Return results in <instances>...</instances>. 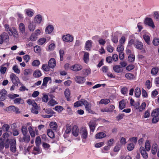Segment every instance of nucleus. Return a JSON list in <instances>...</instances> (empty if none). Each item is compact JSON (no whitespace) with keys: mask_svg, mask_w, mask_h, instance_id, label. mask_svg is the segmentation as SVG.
Returning a JSON list of instances; mask_svg holds the SVG:
<instances>
[{"mask_svg":"<svg viewBox=\"0 0 159 159\" xmlns=\"http://www.w3.org/2000/svg\"><path fill=\"white\" fill-rule=\"evenodd\" d=\"M10 78L14 85L18 86V83L21 85H23L20 81L19 78L14 74H11L10 75Z\"/></svg>","mask_w":159,"mask_h":159,"instance_id":"nucleus-1","label":"nucleus"},{"mask_svg":"<svg viewBox=\"0 0 159 159\" xmlns=\"http://www.w3.org/2000/svg\"><path fill=\"white\" fill-rule=\"evenodd\" d=\"M10 150L13 152H15L16 151V142L15 139H13L10 140Z\"/></svg>","mask_w":159,"mask_h":159,"instance_id":"nucleus-2","label":"nucleus"},{"mask_svg":"<svg viewBox=\"0 0 159 159\" xmlns=\"http://www.w3.org/2000/svg\"><path fill=\"white\" fill-rule=\"evenodd\" d=\"M62 38L64 41L68 43L71 42L74 40L73 37L72 35L69 34L63 35Z\"/></svg>","mask_w":159,"mask_h":159,"instance_id":"nucleus-3","label":"nucleus"},{"mask_svg":"<svg viewBox=\"0 0 159 159\" xmlns=\"http://www.w3.org/2000/svg\"><path fill=\"white\" fill-rule=\"evenodd\" d=\"M144 23L145 24L148 25L152 28H154L155 27L153 22L151 18H146L145 20Z\"/></svg>","mask_w":159,"mask_h":159,"instance_id":"nucleus-4","label":"nucleus"},{"mask_svg":"<svg viewBox=\"0 0 159 159\" xmlns=\"http://www.w3.org/2000/svg\"><path fill=\"white\" fill-rule=\"evenodd\" d=\"M7 94V91L4 89H3L0 91V101H3L6 98Z\"/></svg>","mask_w":159,"mask_h":159,"instance_id":"nucleus-5","label":"nucleus"},{"mask_svg":"<svg viewBox=\"0 0 159 159\" xmlns=\"http://www.w3.org/2000/svg\"><path fill=\"white\" fill-rule=\"evenodd\" d=\"M82 138L86 139L88 136V132L85 128H82L80 132Z\"/></svg>","mask_w":159,"mask_h":159,"instance_id":"nucleus-6","label":"nucleus"},{"mask_svg":"<svg viewBox=\"0 0 159 159\" xmlns=\"http://www.w3.org/2000/svg\"><path fill=\"white\" fill-rule=\"evenodd\" d=\"M43 19V17L40 14L36 15L34 18V23L37 24H40Z\"/></svg>","mask_w":159,"mask_h":159,"instance_id":"nucleus-7","label":"nucleus"},{"mask_svg":"<svg viewBox=\"0 0 159 159\" xmlns=\"http://www.w3.org/2000/svg\"><path fill=\"white\" fill-rule=\"evenodd\" d=\"M83 105L85 106V108L87 111L89 113H92V111L91 109V104L89 103L86 100H84V102H83Z\"/></svg>","mask_w":159,"mask_h":159,"instance_id":"nucleus-8","label":"nucleus"},{"mask_svg":"<svg viewBox=\"0 0 159 159\" xmlns=\"http://www.w3.org/2000/svg\"><path fill=\"white\" fill-rule=\"evenodd\" d=\"M35 23L33 21H30L28 24V27L29 30L31 32L33 31L35 29L36 25Z\"/></svg>","mask_w":159,"mask_h":159,"instance_id":"nucleus-9","label":"nucleus"},{"mask_svg":"<svg viewBox=\"0 0 159 159\" xmlns=\"http://www.w3.org/2000/svg\"><path fill=\"white\" fill-rule=\"evenodd\" d=\"M134 45L137 49L139 50H142L143 46V43L138 40H136L134 43Z\"/></svg>","mask_w":159,"mask_h":159,"instance_id":"nucleus-10","label":"nucleus"},{"mask_svg":"<svg viewBox=\"0 0 159 159\" xmlns=\"http://www.w3.org/2000/svg\"><path fill=\"white\" fill-rule=\"evenodd\" d=\"M48 65L50 68H54L56 65V61L55 59L51 58L48 61Z\"/></svg>","mask_w":159,"mask_h":159,"instance_id":"nucleus-11","label":"nucleus"},{"mask_svg":"<svg viewBox=\"0 0 159 159\" xmlns=\"http://www.w3.org/2000/svg\"><path fill=\"white\" fill-rule=\"evenodd\" d=\"M85 79L84 77L80 76L75 77V80L76 82L79 84H81L84 83L85 81Z\"/></svg>","mask_w":159,"mask_h":159,"instance_id":"nucleus-12","label":"nucleus"},{"mask_svg":"<svg viewBox=\"0 0 159 159\" xmlns=\"http://www.w3.org/2000/svg\"><path fill=\"white\" fill-rule=\"evenodd\" d=\"M82 69V66L78 64H75L73 66L71 67V69L74 71H77L81 70Z\"/></svg>","mask_w":159,"mask_h":159,"instance_id":"nucleus-13","label":"nucleus"},{"mask_svg":"<svg viewBox=\"0 0 159 159\" xmlns=\"http://www.w3.org/2000/svg\"><path fill=\"white\" fill-rule=\"evenodd\" d=\"M30 140V136L29 134L23 135V139L20 140V142H25V143H29Z\"/></svg>","mask_w":159,"mask_h":159,"instance_id":"nucleus-14","label":"nucleus"},{"mask_svg":"<svg viewBox=\"0 0 159 159\" xmlns=\"http://www.w3.org/2000/svg\"><path fill=\"white\" fill-rule=\"evenodd\" d=\"M140 151L141 152V154L143 157L146 159L148 157V153L145 150L144 148L143 147H141L140 148Z\"/></svg>","mask_w":159,"mask_h":159,"instance_id":"nucleus-15","label":"nucleus"},{"mask_svg":"<svg viewBox=\"0 0 159 159\" xmlns=\"http://www.w3.org/2000/svg\"><path fill=\"white\" fill-rule=\"evenodd\" d=\"M72 133L74 136H77L78 135L79 129L78 127L76 125L73 126L72 129Z\"/></svg>","mask_w":159,"mask_h":159,"instance_id":"nucleus-16","label":"nucleus"},{"mask_svg":"<svg viewBox=\"0 0 159 159\" xmlns=\"http://www.w3.org/2000/svg\"><path fill=\"white\" fill-rule=\"evenodd\" d=\"M113 70L115 72L120 73L123 70L121 69V66L119 65H115L113 67Z\"/></svg>","mask_w":159,"mask_h":159,"instance_id":"nucleus-17","label":"nucleus"},{"mask_svg":"<svg viewBox=\"0 0 159 159\" xmlns=\"http://www.w3.org/2000/svg\"><path fill=\"white\" fill-rule=\"evenodd\" d=\"M92 42L91 40L87 41L85 43V48L86 50L89 51L92 48Z\"/></svg>","mask_w":159,"mask_h":159,"instance_id":"nucleus-18","label":"nucleus"},{"mask_svg":"<svg viewBox=\"0 0 159 159\" xmlns=\"http://www.w3.org/2000/svg\"><path fill=\"white\" fill-rule=\"evenodd\" d=\"M50 81V83L51 82V77H44L43 79V82L42 84V86H45L46 87L47 86V84L49 81Z\"/></svg>","mask_w":159,"mask_h":159,"instance_id":"nucleus-19","label":"nucleus"},{"mask_svg":"<svg viewBox=\"0 0 159 159\" xmlns=\"http://www.w3.org/2000/svg\"><path fill=\"white\" fill-rule=\"evenodd\" d=\"M19 29L22 34L25 33V27L23 23H21L19 24Z\"/></svg>","mask_w":159,"mask_h":159,"instance_id":"nucleus-20","label":"nucleus"},{"mask_svg":"<svg viewBox=\"0 0 159 159\" xmlns=\"http://www.w3.org/2000/svg\"><path fill=\"white\" fill-rule=\"evenodd\" d=\"M54 29L53 26L52 25H48L45 29V32L46 34H50L53 31Z\"/></svg>","mask_w":159,"mask_h":159,"instance_id":"nucleus-21","label":"nucleus"},{"mask_svg":"<svg viewBox=\"0 0 159 159\" xmlns=\"http://www.w3.org/2000/svg\"><path fill=\"white\" fill-rule=\"evenodd\" d=\"M96 122L93 121H90L89 123L90 129L92 132H93L94 131L96 127Z\"/></svg>","mask_w":159,"mask_h":159,"instance_id":"nucleus-22","label":"nucleus"},{"mask_svg":"<svg viewBox=\"0 0 159 159\" xmlns=\"http://www.w3.org/2000/svg\"><path fill=\"white\" fill-rule=\"evenodd\" d=\"M157 150V145L156 143H154L152 147L151 152L152 153L155 155L156 154Z\"/></svg>","mask_w":159,"mask_h":159,"instance_id":"nucleus-23","label":"nucleus"},{"mask_svg":"<svg viewBox=\"0 0 159 159\" xmlns=\"http://www.w3.org/2000/svg\"><path fill=\"white\" fill-rule=\"evenodd\" d=\"M64 94L67 100V101H69L70 98V90L68 89H66L64 92Z\"/></svg>","mask_w":159,"mask_h":159,"instance_id":"nucleus-24","label":"nucleus"},{"mask_svg":"<svg viewBox=\"0 0 159 159\" xmlns=\"http://www.w3.org/2000/svg\"><path fill=\"white\" fill-rule=\"evenodd\" d=\"M49 126L50 128L53 130L55 131L57 130V125L56 122H51L49 124Z\"/></svg>","mask_w":159,"mask_h":159,"instance_id":"nucleus-25","label":"nucleus"},{"mask_svg":"<svg viewBox=\"0 0 159 159\" xmlns=\"http://www.w3.org/2000/svg\"><path fill=\"white\" fill-rule=\"evenodd\" d=\"M7 110L8 111H13L17 113L19 111V109L14 106H10L7 108Z\"/></svg>","mask_w":159,"mask_h":159,"instance_id":"nucleus-26","label":"nucleus"},{"mask_svg":"<svg viewBox=\"0 0 159 159\" xmlns=\"http://www.w3.org/2000/svg\"><path fill=\"white\" fill-rule=\"evenodd\" d=\"M106 134L103 132H100L97 134L95 136L96 139H100L105 137Z\"/></svg>","mask_w":159,"mask_h":159,"instance_id":"nucleus-27","label":"nucleus"},{"mask_svg":"<svg viewBox=\"0 0 159 159\" xmlns=\"http://www.w3.org/2000/svg\"><path fill=\"white\" fill-rule=\"evenodd\" d=\"M33 75L35 78H38L42 75V74L40 70H37L34 71Z\"/></svg>","mask_w":159,"mask_h":159,"instance_id":"nucleus-28","label":"nucleus"},{"mask_svg":"<svg viewBox=\"0 0 159 159\" xmlns=\"http://www.w3.org/2000/svg\"><path fill=\"white\" fill-rule=\"evenodd\" d=\"M125 107V101L124 100H122L119 103V108L122 110Z\"/></svg>","mask_w":159,"mask_h":159,"instance_id":"nucleus-29","label":"nucleus"},{"mask_svg":"<svg viewBox=\"0 0 159 159\" xmlns=\"http://www.w3.org/2000/svg\"><path fill=\"white\" fill-rule=\"evenodd\" d=\"M85 99H81L80 101H78L75 102L74 104L75 107H77L79 106H82L83 104V102Z\"/></svg>","mask_w":159,"mask_h":159,"instance_id":"nucleus-30","label":"nucleus"},{"mask_svg":"<svg viewBox=\"0 0 159 159\" xmlns=\"http://www.w3.org/2000/svg\"><path fill=\"white\" fill-rule=\"evenodd\" d=\"M47 133L48 136L50 138H54V133L51 129H48L47 131Z\"/></svg>","mask_w":159,"mask_h":159,"instance_id":"nucleus-31","label":"nucleus"},{"mask_svg":"<svg viewBox=\"0 0 159 159\" xmlns=\"http://www.w3.org/2000/svg\"><path fill=\"white\" fill-rule=\"evenodd\" d=\"M143 38L145 42L148 45H150L151 43L150 37L148 35L145 34L143 36Z\"/></svg>","mask_w":159,"mask_h":159,"instance_id":"nucleus-32","label":"nucleus"},{"mask_svg":"<svg viewBox=\"0 0 159 159\" xmlns=\"http://www.w3.org/2000/svg\"><path fill=\"white\" fill-rule=\"evenodd\" d=\"M25 11L26 15L29 17L32 16L34 14L33 12L30 9H25Z\"/></svg>","mask_w":159,"mask_h":159,"instance_id":"nucleus-33","label":"nucleus"},{"mask_svg":"<svg viewBox=\"0 0 159 159\" xmlns=\"http://www.w3.org/2000/svg\"><path fill=\"white\" fill-rule=\"evenodd\" d=\"M39 146H36V147H34L32 153L34 155H36L39 153L40 152V150L39 148Z\"/></svg>","mask_w":159,"mask_h":159,"instance_id":"nucleus-34","label":"nucleus"},{"mask_svg":"<svg viewBox=\"0 0 159 159\" xmlns=\"http://www.w3.org/2000/svg\"><path fill=\"white\" fill-rule=\"evenodd\" d=\"M135 96L137 97H139L141 93V91L140 88L137 87L135 90Z\"/></svg>","mask_w":159,"mask_h":159,"instance_id":"nucleus-35","label":"nucleus"},{"mask_svg":"<svg viewBox=\"0 0 159 159\" xmlns=\"http://www.w3.org/2000/svg\"><path fill=\"white\" fill-rule=\"evenodd\" d=\"M159 115V108H157L153 111L151 113L152 116H158Z\"/></svg>","mask_w":159,"mask_h":159,"instance_id":"nucleus-36","label":"nucleus"},{"mask_svg":"<svg viewBox=\"0 0 159 159\" xmlns=\"http://www.w3.org/2000/svg\"><path fill=\"white\" fill-rule=\"evenodd\" d=\"M89 53L87 52H85L84 56V60L85 62L87 63L89 61Z\"/></svg>","mask_w":159,"mask_h":159,"instance_id":"nucleus-37","label":"nucleus"},{"mask_svg":"<svg viewBox=\"0 0 159 159\" xmlns=\"http://www.w3.org/2000/svg\"><path fill=\"white\" fill-rule=\"evenodd\" d=\"M91 73V70L90 69H85L82 70L83 74L86 76L90 74Z\"/></svg>","mask_w":159,"mask_h":159,"instance_id":"nucleus-38","label":"nucleus"},{"mask_svg":"<svg viewBox=\"0 0 159 159\" xmlns=\"http://www.w3.org/2000/svg\"><path fill=\"white\" fill-rule=\"evenodd\" d=\"M37 35L34 33H32L30 37V39L32 41H36L37 39Z\"/></svg>","mask_w":159,"mask_h":159,"instance_id":"nucleus-39","label":"nucleus"},{"mask_svg":"<svg viewBox=\"0 0 159 159\" xmlns=\"http://www.w3.org/2000/svg\"><path fill=\"white\" fill-rule=\"evenodd\" d=\"M135 59V56L132 54H130L128 56V60L129 62H132Z\"/></svg>","mask_w":159,"mask_h":159,"instance_id":"nucleus-40","label":"nucleus"},{"mask_svg":"<svg viewBox=\"0 0 159 159\" xmlns=\"http://www.w3.org/2000/svg\"><path fill=\"white\" fill-rule=\"evenodd\" d=\"M33 70L30 69H26L24 70V74L25 75H27L31 74Z\"/></svg>","mask_w":159,"mask_h":159,"instance_id":"nucleus-41","label":"nucleus"},{"mask_svg":"<svg viewBox=\"0 0 159 159\" xmlns=\"http://www.w3.org/2000/svg\"><path fill=\"white\" fill-rule=\"evenodd\" d=\"M14 103L15 104H19L20 103H22L23 102V100L21 98H16L14 100Z\"/></svg>","mask_w":159,"mask_h":159,"instance_id":"nucleus-42","label":"nucleus"},{"mask_svg":"<svg viewBox=\"0 0 159 159\" xmlns=\"http://www.w3.org/2000/svg\"><path fill=\"white\" fill-rule=\"evenodd\" d=\"M110 102V101L109 99H101L99 103L101 104H107Z\"/></svg>","mask_w":159,"mask_h":159,"instance_id":"nucleus-43","label":"nucleus"},{"mask_svg":"<svg viewBox=\"0 0 159 159\" xmlns=\"http://www.w3.org/2000/svg\"><path fill=\"white\" fill-rule=\"evenodd\" d=\"M152 43L155 46H157L159 44V39L157 38H154Z\"/></svg>","mask_w":159,"mask_h":159,"instance_id":"nucleus-44","label":"nucleus"},{"mask_svg":"<svg viewBox=\"0 0 159 159\" xmlns=\"http://www.w3.org/2000/svg\"><path fill=\"white\" fill-rule=\"evenodd\" d=\"M49 68L50 67H49L48 65L47 64H43L42 66V68L46 72L49 71Z\"/></svg>","mask_w":159,"mask_h":159,"instance_id":"nucleus-45","label":"nucleus"},{"mask_svg":"<svg viewBox=\"0 0 159 159\" xmlns=\"http://www.w3.org/2000/svg\"><path fill=\"white\" fill-rule=\"evenodd\" d=\"M21 132L23 135L27 134V129L24 126L22 127Z\"/></svg>","mask_w":159,"mask_h":159,"instance_id":"nucleus-46","label":"nucleus"},{"mask_svg":"<svg viewBox=\"0 0 159 159\" xmlns=\"http://www.w3.org/2000/svg\"><path fill=\"white\" fill-rule=\"evenodd\" d=\"M1 35L3 38V39L4 40H6V41H8L9 39V36L6 33H3V34Z\"/></svg>","mask_w":159,"mask_h":159,"instance_id":"nucleus-47","label":"nucleus"},{"mask_svg":"<svg viewBox=\"0 0 159 159\" xmlns=\"http://www.w3.org/2000/svg\"><path fill=\"white\" fill-rule=\"evenodd\" d=\"M146 106V104L145 102H143L141 104V105L139 107V111L141 112L145 109Z\"/></svg>","mask_w":159,"mask_h":159,"instance_id":"nucleus-48","label":"nucleus"},{"mask_svg":"<svg viewBox=\"0 0 159 159\" xmlns=\"http://www.w3.org/2000/svg\"><path fill=\"white\" fill-rule=\"evenodd\" d=\"M150 147L151 146L149 141H146L145 143V148L146 150L148 151H149L150 149Z\"/></svg>","mask_w":159,"mask_h":159,"instance_id":"nucleus-49","label":"nucleus"},{"mask_svg":"<svg viewBox=\"0 0 159 159\" xmlns=\"http://www.w3.org/2000/svg\"><path fill=\"white\" fill-rule=\"evenodd\" d=\"M125 77L129 80L132 79L134 78V75L131 73H128L125 75Z\"/></svg>","mask_w":159,"mask_h":159,"instance_id":"nucleus-50","label":"nucleus"},{"mask_svg":"<svg viewBox=\"0 0 159 159\" xmlns=\"http://www.w3.org/2000/svg\"><path fill=\"white\" fill-rule=\"evenodd\" d=\"M41 139L39 136L37 137L36 138L35 144L36 146H39L40 145Z\"/></svg>","mask_w":159,"mask_h":159,"instance_id":"nucleus-51","label":"nucleus"},{"mask_svg":"<svg viewBox=\"0 0 159 159\" xmlns=\"http://www.w3.org/2000/svg\"><path fill=\"white\" fill-rule=\"evenodd\" d=\"M12 69L17 74H19L20 73V70L18 69V66L17 65H14Z\"/></svg>","mask_w":159,"mask_h":159,"instance_id":"nucleus-52","label":"nucleus"},{"mask_svg":"<svg viewBox=\"0 0 159 159\" xmlns=\"http://www.w3.org/2000/svg\"><path fill=\"white\" fill-rule=\"evenodd\" d=\"M34 50L36 53H39L41 51L40 47L37 45L35 46L34 48Z\"/></svg>","mask_w":159,"mask_h":159,"instance_id":"nucleus-53","label":"nucleus"},{"mask_svg":"<svg viewBox=\"0 0 159 159\" xmlns=\"http://www.w3.org/2000/svg\"><path fill=\"white\" fill-rule=\"evenodd\" d=\"M124 49V46H122L121 44H120L118 46V47L116 49V50L117 52H121L122 51H123Z\"/></svg>","mask_w":159,"mask_h":159,"instance_id":"nucleus-54","label":"nucleus"},{"mask_svg":"<svg viewBox=\"0 0 159 159\" xmlns=\"http://www.w3.org/2000/svg\"><path fill=\"white\" fill-rule=\"evenodd\" d=\"M40 63V62L39 60H36L33 62L32 65L34 66H38L39 65Z\"/></svg>","mask_w":159,"mask_h":159,"instance_id":"nucleus-55","label":"nucleus"},{"mask_svg":"<svg viewBox=\"0 0 159 159\" xmlns=\"http://www.w3.org/2000/svg\"><path fill=\"white\" fill-rule=\"evenodd\" d=\"M2 128L3 129L5 130V131L7 132L9 129L10 126L8 124H4L3 125Z\"/></svg>","mask_w":159,"mask_h":159,"instance_id":"nucleus-56","label":"nucleus"},{"mask_svg":"<svg viewBox=\"0 0 159 159\" xmlns=\"http://www.w3.org/2000/svg\"><path fill=\"white\" fill-rule=\"evenodd\" d=\"M71 130V127L69 125H66V129L65 130V132L66 134L69 133Z\"/></svg>","mask_w":159,"mask_h":159,"instance_id":"nucleus-57","label":"nucleus"},{"mask_svg":"<svg viewBox=\"0 0 159 159\" xmlns=\"http://www.w3.org/2000/svg\"><path fill=\"white\" fill-rule=\"evenodd\" d=\"M153 117V118L152 119V122L153 123H156L157 122L159 119V117L158 116H152Z\"/></svg>","mask_w":159,"mask_h":159,"instance_id":"nucleus-58","label":"nucleus"},{"mask_svg":"<svg viewBox=\"0 0 159 159\" xmlns=\"http://www.w3.org/2000/svg\"><path fill=\"white\" fill-rule=\"evenodd\" d=\"M4 27L5 29V30L8 32L9 33V32H11L12 33V30L10 28V27L9 26V25L7 24H5L4 25Z\"/></svg>","mask_w":159,"mask_h":159,"instance_id":"nucleus-59","label":"nucleus"},{"mask_svg":"<svg viewBox=\"0 0 159 159\" xmlns=\"http://www.w3.org/2000/svg\"><path fill=\"white\" fill-rule=\"evenodd\" d=\"M158 71V69L157 68H153L151 71V74L153 75H156Z\"/></svg>","mask_w":159,"mask_h":159,"instance_id":"nucleus-60","label":"nucleus"},{"mask_svg":"<svg viewBox=\"0 0 159 159\" xmlns=\"http://www.w3.org/2000/svg\"><path fill=\"white\" fill-rule=\"evenodd\" d=\"M128 91V89L125 87H123L121 90V92L123 94H126Z\"/></svg>","mask_w":159,"mask_h":159,"instance_id":"nucleus-61","label":"nucleus"},{"mask_svg":"<svg viewBox=\"0 0 159 159\" xmlns=\"http://www.w3.org/2000/svg\"><path fill=\"white\" fill-rule=\"evenodd\" d=\"M57 104V102L54 99H52L48 102V105L51 106H54L55 104Z\"/></svg>","mask_w":159,"mask_h":159,"instance_id":"nucleus-62","label":"nucleus"},{"mask_svg":"<svg viewBox=\"0 0 159 159\" xmlns=\"http://www.w3.org/2000/svg\"><path fill=\"white\" fill-rule=\"evenodd\" d=\"M55 109L56 110L60 112H61L63 109V108L61 106H57L55 107Z\"/></svg>","mask_w":159,"mask_h":159,"instance_id":"nucleus-63","label":"nucleus"},{"mask_svg":"<svg viewBox=\"0 0 159 159\" xmlns=\"http://www.w3.org/2000/svg\"><path fill=\"white\" fill-rule=\"evenodd\" d=\"M46 39L43 38L40 39L39 40V44L40 45L43 44L46 41Z\"/></svg>","mask_w":159,"mask_h":159,"instance_id":"nucleus-64","label":"nucleus"}]
</instances>
